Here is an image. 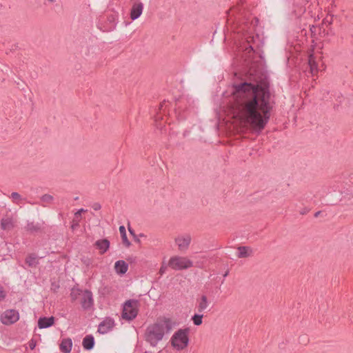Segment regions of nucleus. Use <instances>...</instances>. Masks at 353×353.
Returning a JSON list of instances; mask_svg holds the SVG:
<instances>
[{"label":"nucleus","instance_id":"dca6fc26","mask_svg":"<svg viewBox=\"0 0 353 353\" xmlns=\"http://www.w3.org/2000/svg\"><path fill=\"white\" fill-rule=\"evenodd\" d=\"M115 272L119 274H125L128 270V265L123 260L117 261L114 263Z\"/></svg>","mask_w":353,"mask_h":353},{"label":"nucleus","instance_id":"9d476101","mask_svg":"<svg viewBox=\"0 0 353 353\" xmlns=\"http://www.w3.org/2000/svg\"><path fill=\"white\" fill-rule=\"evenodd\" d=\"M143 4L141 2H135L132 4L130 10V19L135 20L138 19L143 13Z\"/></svg>","mask_w":353,"mask_h":353},{"label":"nucleus","instance_id":"412c9836","mask_svg":"<svg viewBox=\"0 0 353 353\" xmlns=\"http://www.w3.org/2000/svg\"><path fill=\"white\" fill-rule=\"evenodd\" d=\"M10 199L12 200L13 203H20L23 201L22 196L17 192H12L10 196Z\"/></svg>","mask_w":353,"mask_h":353},{"label":"nucleus","instance_id":"0eeeda50","mask_svg":"<svg viewBox=\"0 0 353 353\" xmlns=\"http://www.w3.org/2000/svg\"><path fill=\"white\" fill-rule=\"evenodd\" d=\"M174 241L178 250L181 252L188 250L192 241V236L188 233H183L177 235Z\"/></svg>","mask_w":353,"mask_h":353},{"label":"nucleus","instance_id":"bb28decb","mask_svg":"<svg viewBox=\"0 0 353 353\" xmlns=\"http://www.w3.org/2000/svg\"><path fill=\"white\" fill-rule=\"evenodd\" d=\"M26 262L30 265H33V259L32 256H29L26 259Z\"/></svg>","mask_w":353,"mask_h":353},{"label":"nucleus","instance_id":"a878e982","mask_svg":"<svg viewBox=\"0 0 353 353\" xmlns=\"http://www.w3.org/2000/svg\"><path fill=\"white\" fill-rule=\"evenodd\" d=\"M165 271H166V265H165L164 263H163L159 270L160 275H163L165 272Z\"/></svg>","mask_w":353,"mask_h":353},{"label":"nucleus","instance_id":"a211bd4d","mask_svg":"<svg viewBox=\"0 0 353 353\" xmlns=\"http://www.w3.org/2000/svg\"><path fill=\"white\" fill-rule=\"evenodd\" d=\"M252 250L248 247H239L236 256L238 258H246L252 254Z\"/></svg>","mask_w":353,"mask_h":353},{"label":"nucleus","instance_id":"2eb2a0df","mask_svg":"<svg viewBox=\"0 0 353 353\" xmlns=\"http://www.w3.org/2000/svg\"><path fill=\"white\" fill-rule=\"evenodd\" d=\"M59 348L64 353H70L72 348V341L70 338L63 339L61 341Z\"/></svg>","mask_w":353,"mask_h":353},{"label":"nucleus","instance_id":"9b49d317","mask_svg":"<svg viewBox=\"0 0 353 353\" xmlns=\"http://www.w3.org/2000/svg\"><path fill=\"white\" fill-rule=\"evenodd\" d=\"M114 325V321L110 318H107L99 324L98 331L101 334H105L111 330Z\"/></svg>","mask_w":353,"mask_h":353},{"label":"nucleus","instance_id":"f03ea898","mask_svg":"<svg viewBox=\"0 0 353 353\" xmlns=\"http://www.w3.org/2000/svg\"><path fill=\"white\" fill-rule=\"evenodd\" d=\"M177 325L172 318L161 316L149 325L145 330V341L152 346L156 347L164 336Z\"/></svg>","mask_w":353,"mask_h":353},{"label":"nucleus","instance_id":"20e7f679","mask_svg":"<svg viewBox=\"0 0 353 353\" xmlns=\"http://www.w3.org/2000/svg\"><path fill=\"white\" fill-rule=\"evenodd\" d=\"M72 300H78L84 308H88L92 305V298L90 292L72 289L71 292Z\"/></svg>","mask_w":353,"mask_h":353},{"label":"nucleus","instance_id":"b1692460","mask_svg":"<svg viewBox=\"0 0 353 353\" xmlns=\"http://www.w3.org/2000/svg\"><path fill=\"white\" fill-rule=\"evenodd\" d=\"M6 296V292L3 290V288L0 285V301L3 300Z\"/></svg>","mask_w":353,"mask_h":353},{"label":"nucleus","instance_id":"6ab92c4d","mask_svg":"<svg viewBox=\"0 0 353 353\" xmlns=\"http://www.w3.org/2000/svg\"><path fill=\"white\" fill-rule=\"evenodd\" d=\"M94 343V338L92 336H86L83 340V346L86 350H91Z\"/></svg>","mask_w":353,"mask_h":353},{"label":"nucleus","instance_id":"423d86ee","mask_svg":"<svg viewBox=\"0 0 353 353\" xmlns=\"http://www.w3.org/2000/svg\"><path fill=\"white\" fill-rule=\"evenodd\" d=\"M168 265L174 270H180L191 268L193 263L188 257L174 256L170 259Z\"/></svg>","mask_w":353,"mask_h":353},{"label":"nucleus","instance_id":"1a4fd4ad","mask_svg":"<svg viewBox=\"0 0 353 353\" xmlns=\"http://www.w3.org/2000/svg\"><path fill=\"white\" fill-rule=\"evenodd\" d=\"M19 319V314L14 310H7L1 316V321L4 325H11Z\"/></svg>","mask_w":353,"mask_h":353},{"label":"nucleus","instance_id":"f8f14e48","mask_svg":"<svg viewBox=\"0 0 353 353\" xmlns=\"http://www.w3.org/2000/svg\"><path fill=\"white\" fill-rule=\"evenodd\" d=\"M14 226V219L11 216H6L1 220V228L4 230H10Z\"/></svg>","mask_w":353,"mask_h":353},{"label":"nucleus","instance_id":"6e6552de","mask_svg":"<svg viewBox=\"0 0 353 353\" xmlns=\"http://www.w3.org/2000/svg\"><path fill=\"white\" fill-rule=\"evenodd\" d=\"M309 65L310 72L312 75H316L318 72L321 70V68L324 69L325 66L322 62L321 56H317L315 54H310L309 57Z\"/></svg>","mask_w":353,"mask_h":353},{"label":"nucleus","instance_id":"5701e85b","mask_svg":"<svg viewBox=\"0 0 353 353\" xmlns=\"http://www.w3.org/2000/svg\"><path fill=\"white\" fill-rule=\"evenodd\" d=\"M41 201L44 203H50L53 201L54 198L50 194H44L41 197Z\"/></svg>","mask_w":353,"mask_h":353},{"label":"nucleus","instance_id":"4be33fe9","mask_svg":"<svg viewBox=\"0 0 353 353\" xmlns=\"http://www.w3.org/2000/svg\"><path fill=\"white\" fill-rule=\"evenodd\" d=\"M203 315L194 314L192 317V321L195 325H200L202 324Z\"/></svg>","mask_w":353,"mask_h":353},{"label":"nucleus","instance_id":"f3484780","mask_svg":"<svg viewBox=\"0 0 353 353\" xmlns=\"http://www.w3.org/2000/svg\"><path fill=\"white\" fill-rule=\"evenodd\" d=\"M96 245L101 254H104L110 247V242L107 239H102L96 242Z\"/></svg>","mask_w":353,"mask_h":353},{"label":"nucleus","instance_id":"cd10ccee","mask_svg":"<svg viewBox=\"0 0 353 353\" xmlns=\"http://www.w3.org/2000/svg\"><path fill=\"white\" fill-rule=\"evenodd\" d=\"M83 211V209L79 210L77 213H76V215H78V214H80L81 213H82V212Z\"/></svg>","mask_w":353,"mask_h":353},{"label":"nucleus","instance_id":"393cba45","mask_svg":"<svg viewBox=\"0 0 353 353\" xmlns=\"http://www.w3.org/2000/svg\"><path fill=\"white\" fill-rule=\"evenodd\" d=\"M37 345V342L34 339H32L29 341L28 343V346L31 349V350H34V347H36Z\"/></svg>","mask_w":353,"mask_h":353},{"label":"nucleus","instance_id":"aec40b11","mask_svg":"<svg viewBox=\"0 0 353 353\" xmlns=\"http://www.w3.org/2000/svg\"><path fill=\"white\" fill-rule=\"evenodd\" d=\"M119 232L122 238L123 243L128 247L130 245V242L127 238L126 230L123 225L119 227Z\"/></svg>","mask_w":353,"mask_h":353},{"label":"nucleus","instance_id":"f257e3e1","mask_svg":"<svg viewBox=\"0 0 353 353\" xmlns=\"http://www.w3.org/2000/svg\"><path fill=\"white\" fill-rule=\"evenodd\" d=\"M271 108L266 88L247 83L234 88L230 113L232 123L241 131L261 132L270 119Z\"/></svg>","mask_w":353,"mask_h":353},{"label":"nucleus","instance_id":"4468645a","mask_svg":"<svg viewBox=\"0 0 353 353\" xmlns=\"http://www.w3.org/2000/svg\"><path fill=\"white\" fill-rule=\"evenodd\" d=\"M54 321L55 319L53 316L49 318H40L38 321V327L39 329H43L51 327L54 324Z\"/></svg>","mask_w":353,"mask_h":353},{"label":"nucleus","instance_id":"ddd939ff","mask_svg":"<svg viewBox=\"0 0 353 353\" xmlns=\"http://www.w3.org/2000/svg\"><path fill=\"white\" fill-rule=\"evenodd\" d=\"M210 305V301L208 296L205 294H202L197 299V308L199 312H203Z\"/></svg>","mask_w":353,"mask_h":353},{"label":"nucleus","instance_id":"39448f33","mask_svg":"<svg viewBox=\"0 0 353 353\" xmlns=\"http://www.w3.org/2000/svg\"><path fill=\"white\" fill-rule=\"evenodd\" d=\"M139 303L137 301L129 300L125 302L123 306L121 316L123 319L131 321L134 319L139 312Z\"/></svg>","mask_w":353,"mask_h":353},{"label":"nucleus","instance_id":"7ed1b4c3","mask_svg":"<svg viewBox=\"0 0 353 353\" xmlns=\"http://www.w3.org/2000/svg\"><path fill=\"white\" fill-rule=\"evenodd\" d=\"M169 344L172 350L175 352L185 350L190 344V330L180 328L176 330L170 336Z\"/></svg>","mask_w":353,"mask_h":353}]
</instances>
